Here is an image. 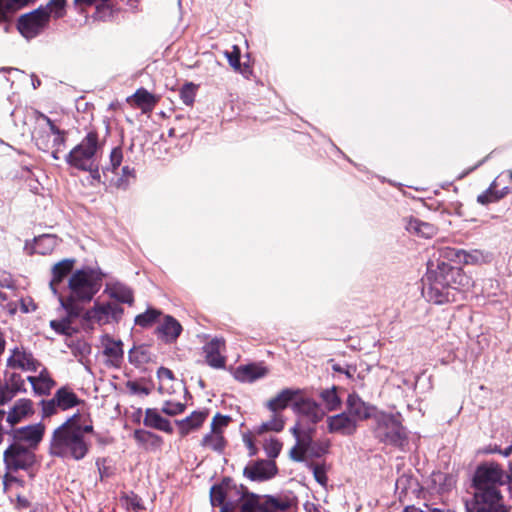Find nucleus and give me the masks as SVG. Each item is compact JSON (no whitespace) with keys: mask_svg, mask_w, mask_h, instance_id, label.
I'll return each instance as SVG.
<instances>
[{"mask_svg":"<svg viewBox=\"0 0 512 512\" xmlns=\"http://www.w3.org/2000/svg\"><path fill=\"white\" fill-rule=\"evenodd\" d=\"M426 280V297L435 304L458 301L474 285L472 278L460 268L439 260L436 264L433 260L427 263Z\"/></svg>","mask_w":512,"mask_h":512,"instance_id":"1","label":"nucleus"},{"mask_svg":"<svg viewBox=\"0 0 512 512\" xmlns=\"http://www.w3.org/2000/svg\"><path fill=\"white\" fill-rule=\"evenodd\" d=\"M509 480L510 477L495 462L478 466L473 478L475 512H510L499 490V486L506 484Z\"/></svg>","mask_w":512,"mask_h":512,"instance_id":"2","label":"nucleus"},{"mask_svg":"<svg viewBox=\"0 0 512 512\" xmlns=\"http://www.w3.org/2000/svg\"><path fill=\"white\" fill-rule=\"evenodd\" d=\"M92 425H80L74 417L66 420L53 432L50 454L63 459L82 460L89 452Z\"/></svg>","mask_w":512,"mask_h":512,"instance_id":"3","label":"nucleus"},{"mask_svg":"<svg viewBox=\"0 0 512 512\" xmlns=\"http://www.w3.org/2000/svg\"><path fill=\"white\" fill-rule=\"evenodd\" d=\"M257 495L250 494L242 486L222 483L213 486L210 491V500L213 506H219L220 512H255Z\"/></svg>","mask_w":512,"mask_h":512,"instance_id":"4","label":"nucleus"},{"mask_svg":"<svg viewBox=\"0 0 512 512\" xmlns=\"http://www.w3.org/2000/svg\"><path fill=\"white\" fill-rule=\"evenodd\" d=\"M66 0H50L45 6L22 15L17 24L21 35L26 39L35 38L49 23L51 17L60 18L65 14Z\"/></svg>","mask_w":512,"mask_h":512,"instance_id":"5","label":"nucleus"},{"mask_svg":"<svg viewBox=\"0 0 512 512\" xmlns=\"http://www.w3.org/2000/svg\"><path fill=\"white\" fill-rule=\"evenodd\" d=\"M33 139L40 150H51L53 159L58 160L65 147L66 132L57 127L49 117L40 114L36 120Z\"/></svg>","mask_w":512,"mask_h":512,"instance_id":"6","label":"nucleus"},{"mask_svg":"<svg viewBox=\"0 0 512 512\" xmlns=\"http://www.w3.org/2000/svg\"><path fill=\"white\" fill-rule=\"evenodd\" d=\"M314 428L303 430L301 424L296 423L291 429V434L296 439V444L290 449L289 456L296 462H302L307 459L320 458L328 452V441H314L312 434Z\"/></svg>","mask_w":512,"mask_h":512,"instance_id":"7","label":"nucleus"},{"mask_svg":"<svg viewBox=\"0 0 512 512\" xmlns=\"http://www.w3.org/2000/svg\"><path fill=\"white\" fill-rule=\"evenodd\" d=\"M102 146L96 132H89L66 155V163L79 171L91 170L100 162Z\"/></svg>","mask_w":512,"mask_h":512,"instance_id":"8","label":"nucleus"},{"mask_svg":"<svg viewBox=\"0 0 512 512\" xmlns=\"http://www.w3.org/2000/svg\"><path fill=\"white\" fill-rule=\"evenodd\" d=\"M68 301L89 302L101 287L100 278L91 269L77 270L69 278Z\"/></svg>","mask_w":512,"mask_h":512,"instance_id":"9","label":"nucleus"},{"mask_svg":"<svg viewBox=\"0 0 512 512\" xmlns=\"http://www.w3.org/2000/svg\"><path fill=\"white\" fill-rule=\"evenodd\" d=\"M375 435L383 443L393 446H403L407 434L398 418L386 413H379L375 416Z\"/></svg>","mask_w":512,"mask_h":512,"instance_id":"10","label":"nucleus"},{"mask_svg":"<svg viewBox=\"0 0 512 512\" xmlns=\"http://www.w3.org/2000/svg\"><path fill=\"white\" fill-rule=\"evenodd\" d=\"M123 312V308L117 303L95 301L93 307L85 312L84 318L90 323L102 326L118 323Z\"/></svg>","mask_w":512,"mask_h":512,"instance_id":"11","label":"nucleus"},{"mask_svg":"<svg viewBox=\"0 0 512 512\" xmlns=\"http://www.w3.org/2000/svg\"><path fill=\"white\" fill-rule=\"evenodd\" d=\"M293 410L301 419L307 420L311 424L318 423L326 414L320 404L310 398L303 397H299L294 402Z\"/></svg>","mask_w":512,"mask_h":512,"instance_id":"12","label":"nucleus"},{"mask_svg":"<svg viewBox=\"0 0 512 512\" xmlns=\"http://www.w3.org/2000/svg\"><path fill=\"white\" fill-rule=\"evenodd\" d=\"M41 366L40 362L34 358L32 353L23 347H15L11 350L7 358V367L10 369H19L26 372H36Z\"/></svg>","mask_w":512,"mask_h":512,"instance_id":"13","label":"nucleus"},{"mask_svg":"<svg viewBox=\"0 0 512 512\" xmlns=\"http://www.w3.org/2000/svg\"><path fill=\"white\" fill-rule=\"evenodd\" d=\"M203 354L205 362L214 369H222L225 367L226 358L223 355L225 351V340L215 337L203 346Z\"/></svg>","mask_w":512,"mask_h":512,"instance_id":"14","label":"nucleus"},{"mask_svg":"<svg viewBox=\"0 0 512 512\" xmlns=\"http://www.w3.org/2000/svg\"><path fill=\"white\" fill-rule=\"evenodd\" d=\"M440 256L444 259L457 261L464 264H478L485 262L486 256L480 250H456L453 248L446 247L440 251Z\"/></svg>","mask_w":512,"mask_h":512,"instance_id":"15","label":"nucleus"},{"mask_svg":"<svg viewBox=\"0 0 512 512\" xmlns=\"http://www.w3.org/2000/svg\"><path fill=\"white\" fill-rule=\"evenodd\" d=\"M4 462L7 471L12 472L23 469L30 463V454L26 449L18 445H11L4 452Z\"/></svg>","mask_w":512,"mask_h":512,"instance_id":"16","label":"nucleus"},{"mask_svg":"<svg viewBox=\"0 0 512 512\" xmlns=\"http://www.w3.org/2000/svg\"><path fill=\"white\" fill-rule=\"evenodd\" d=\"M327 426L330 433H337L345 436L352 435L357 429L355 419L351 418L346 411L328 417Z\"/></svg>","mask_w":512,"mask_h":512,"instance_id":"17","label":"nucleus"},{"mask_svg":"<svg viewBox=\"0 0 512 512\" xmlns=\"http://www.w3.org/2000/svg\"><path fill=\"white\" fill-rule=\"evenodd\" d=\"M374 408L364 402L358 395L349 394L346 402V412L351 418L355 419V423L368 419L372 416Z\"/></svg>","mask_w":512,"mask_h":512,"instance_id":"18","label":"nucleus"},{"mask_svg":"<svg viewBox=\"0 0 512 512\" xmlns=\"http://www.w3.org/2000/svg\"><path fill=\"white\" fill-rule=\"evenodd\" d=\"M300 394V389H283L267 402L266 407L272 413H279L287 408L291 403L294 405V402L299 399Z\"/></svg>","mask_w":512,"mask_h":512,"instance_id":"19","label":"nucleus"},{"mask_svg":"<svg viewBox=\"0 0 512 512\" xmlns=\"http://www.w3.org/2000/svg\"><path fill=\"white\" fill-rule=\"evenodd\" d=\"M456 478L452 474L441 471L433 472L427 482V487L432 493L443 494L453 489Z\"/></svg>","mask_w":512,"mask_h":512,"instance_id":"20","label":"nucleus"},{"mask_svg":"<svg viewBox=\"0 0 512 512\" xmlns=\"http://www.w3.org/2000/svg\"><path fill=\"white\" fill-rule=\"evenodd\" d=\"M277 468L274 462L259 461L250 467H246L244 474L251 480L263 481L276 474Z\"/></svg>","mask_w":512,"mask_h":512,"instance_id":"21","label":"nucleus"},{"mask_svg":"<svg viewBox=\"0 0 512 512\" xmlns=\"http://www.w3.org/2000/svg\"><path fill=\"white\" fill-rule=\"evenodd\" d=\"M33 413V403L30 399L22 398L15 402L7 414V422L13 426Z\"/></svg>","mask_w":512,"mask_h":512,"instance_id":"22","label":"nucleus"},{"mask_svg":"<svg viewBox=\"0 0 512 512\" xmlns=\"http://www.w3.org/2000/svg\"><path fill=\"white\" fill-rule=\"evenodd\" d=\"M266 374L267 369L265 367L256 364H249L239 366L234 372V377L240 382H253L264 377Z\"/></svg>","mask_w":512,"mask_h":512,"instance_id":"23","label":"nucleus"},{"mask_svg":"<svg viewBox=\"0 0 512 512\" xmlns=\"http://www.w3.org/2000/svg\"><path fill=\"white\" fill-rule=\"evenodd\" d=\"M73 265L74 260L64 259L53 266L49 286L54 295H57V285L72 271Z\"/></svg>","mask_w":512,"mask_h":512,"instance_id":"24","label":"nucleus"},{"mask_svg":"<svg viewBox=\"0 0 512 512\" xmlns=\"http://www.w3.org/2000/svg\"><path fill=\"white\" fill-rule=\"evenodd\" d=\"M27 380L32 385L33 391L38 395H46L55 385V382L50 377L48 371L43 368L38 376H28Z\"/></svg>","mask_w":512,"mask_h":512,"instance_id":"25","label":"nucleus"},{"mask_svg":"<svg viewBox=\"0 0 512 512\" xmlns=\"http://www.w3.org/2000/svg\"><path fill=\"white\" fill-rule=\"evenodd\" d=\"M182 331L181 324L172 316H166L158 327V332L166 342L175 341Z\"/></svg>","mask_w":512,"mask_h":512,"instance_id":"26","label":"nucleus"},{"mask_svg":"<svg viewBox=\"0 0 512 512\" xmlns=\"http://www.w3.org/2000/svg\"><path fill=\"white\" fill-rule=\"evenodd\" d=\"M45 426L41 423L29 425L20 428L17 431L18 439L29 443L30 445L38 444L44 435Z\"/></svg>","mask_w":512,"mask_h":512,"instance_id":"27","label":"nucleus"},{"mask_svg":"<svg viewBox=\"0 0 512 512\" xmlns=\"http://www.w3.org/2000/svg\"><path fill=\"white\" fill-rule=\"evenodd\" d=\"M104 292L110 297L119 302L131 305L134 301L132 290L121 283L107 285Z\"/></svg>","mask_w":512,"mask_h":512,"instance_id":"28","label":"nucleus"},{"mask_svg":"<svg viewBox=\"0 0 512 512\" xmlns=\"http://www.w3.org/2000/svg\"><path fill=\"white\" fill-rule=\"evenodd\" d=\"M60 239L54 234H42L34 238V251L41 255L52 253Z\"/></svg>","mask_w":512,"mask_h":512,"instance_id":"29","label":"nucleus"},{"mask_svg":"<svg viewBox=\"0 0 512 512\" xmlns=\"http://www.w3.org/2000/svg\"><path fill=\"white\" fill-rule=\"evenodd\" d=\"M207 417L206 412H193L185 419L178 421L179 431L182 436L189 434L192 430L197 429L202 425Z\"/></svg>","mask_w":512,"mask_h":512,"instance_id":"30","label":"nucleus"},{"mask_svg":"<svg viewBox=\"0 0 512 512\" xmlns=\"http://www.w3.org/2000/svg\"><path fill=\"white\" fill-rule=\"evenodd\" d=\"M143 423L148 427H153L165 432H172L170 422L163 418L156 409L146 410Z\"/></svg>","mask_w":512,"mask_h":512,"instance_id":"31","label":"nucleus"},{"mask_svg":"<svg viewBox=\"0 0 512 512\" xmlns=\"http://www.w3.org/2000/svg\"><path fill=\"white\" fill-rule=\"evenodd\" d=\"M254 507L256 508L255 512H277L278 510H286L289 507V503L273 497L261 499L258 496L257 505Z\"/></svg>","mask_w":512,"mask_h":512,"instance_id":"32","label":"nucleus"},{"mask_svg":"<svg viewBox=\"0 0 512 512\" xmlns=\"http://www.w3.org/2000/svg\"><path fill=\"white\" fill-rule=\"evenodd\" d=\"M406 229L410 233L424 238H430L436 232V228L433 225L415 218H411L407 221Z\"/></svg>","mask_w":512,"mask_h":512,"instance_id":"33","label":"nucleus"},{"mask_svg":"<svg viewBox=\"0 0 512 512\" xmlns=\"http://www.w3.org/2000/svg\"><path fill=\"white\" fill-rule=\"evenodd\" d=\"M54 397L60 410H67L78 404V398L75 393L65 387L57 390Z\"/></svg>","mask_w":512,"mask_h":512,"instance_id":"34","label":"nucleus"},{"mask_svg":"<svg viewBox=\"0 0 512 512\" xmlns=\"http://www.w3.org/2000/svg\"><path fill=\"white\" fill-rule=\"evenodd\" d=\"M226 441L224 436L220 432L210 430L201 441V446L207 449H211L215 452H222L225 448Z\"/></svg>","mask_w":512,"mask_h":512,"instance_id":"35","label":"nucleus"},{"mask_svg":"<svg viewBox=\"0 0 512 512\" xmlns=\"http://www.w3.org/2000/svg\"><path fill=\"white\" fill-rule=\"evenodd\" d=\"M123 344L120 340L116 341L108 338L104 343V354L113 364H118L123 358Z\"/></svg>","mask_w":512,"mask_h":512,"instance_id":"36","label":"nucleus"},{"mask_svg":"<svg viewBox=\"0 0 512 512\" xmlns=\"http://www.w3.org/2000/svg\"><path fill=\"white\" fill-rule=\"evenodd\" d=\"M130 363L141 366L151 361V353L146 346H135L128 353Z\"/></svg>","mask_w":512,"mask_h":512,"instance_id":"37","label":"nucleus"},{"mask_svg":"<svg viewBox=\"0 0 512 512\" xmlns=\"http://www.w3.org/2000/svg\"><path fill=\"white\" fill-rule=\"evenodd\" d=\"M285 425V420L283 416L279 413H273L271 419L263 422L258 428L257 432L259 434L272 431V432H280L283 430Z\"/></svg>","mask_w":512,"mask_h":512,"instance_id":"38","label":"nucleus"},{"mask_svg":"<svg viewBox=\"0 0 512 512\" xmlns=\"http://www.w3.org/2000/svg\"><path fill=\"white\" fill-rule=\"evenodd\" d=\"M6 389L10 390L11 395L6 398L10 399L15 393L26 391L25 389V380L22 376L16 372L8 373L6 372Z\"/></svg>","mask_w":512,"mask_h":512,"instance_id":"39","label":"nucleus"},{"mask_svg":"<svg viewBox=\"0 0 512 512\" xmlns=\"http://www.w3.org/2000/svg\"><path fill=\"white\" fill-rule=\"evenodd\" d=\"M159 379L158 390L162 394H172V385H166V382H175L173 372L165 367H160L157 371Z\"/></svg>","mask_w":512,"mask_h":512,"instance_id":"40","label":"nucleus"},{"mask_svg":"<svg viewBox=\"0 0 512 512\" xmlns=\"http://www.w3.org/2000/svg\"><path fill=\"white\" fill-rule=\"evenodd\" d=\"M320 397L325 404V411H335L340 408L341 400L337 395L335 387L323 390L320 393Z\"/></svg>","mask_w":512,"mask_h":512,"instance_id":"41","label":"nucleus"},{"mask_svg":"<svg viewBox=\"0 0 512 512\" xmlns=\"http://www.w3.org/2000/svg\"><path fill=\"white\" fill-rule=\"evenodd\" d=\"M134 439L146 446L159 447L162 443L161 437L145 430H136L134 432Z\"/></svg>","mask_w":512,"mask_h":512,"instance_id":"42","label":"nucleus"},{"mask_svg":"<svg viewBox=\"0 0 512 512\" xmlns=\"http://www.w3.org/2000/svg\"><path fill=\"white\" fill-rule=\"evenodd\" d=\"M159 316L160 311L149 308L144 313L136 316L135 324L141 327H148L152 325Z\"/></svg>","mask_w":512,"mask_h":512,"instance_id":"43","label":"nucleus"},{"mask_svg":"<svg viewBox=\"0 0 512 512\" xmlns=\"http://www.w3.org/2000/svg\"><path fill=\"white\" fill-rule=\"evenodd\" d=\"M133 99L139 106H153L156 102L155 97L145 89H138Z\"/></svg>","mask_w":512,"mask_h":512,"instance_id":"44","label":"nucleus"},{"mask_svg":"<svg viewBox=\"0 0 512 512\" xmlns=\"http://www.w3.org/2000/svg\"><path fill=\"white\" fill-rule=\"evenodd\" d=\"M2 485L5 491H17L19 488L23 487L24 482L23 480L14 476L10 471H7L6 474L3 476Z\"/></svg>","mask_w":512,"mask_h":512,"instance_id":"45","label":"nucleus"},{"mask_svg":"<svg viewBox=\"0 0 512 512\" xmlns=\"http://www.w3.org/2000/svg\"><path fill=\"white\" fill-rule=\"evenodd\" d=\"M494 188H495V181L490 185V187L485 192L478 195V197H477L478 203H480L482 205H487L489 203L495 202L498 199H500L502 197V194H497L494 191Z\"/></svg>","mask_w":512,"mask_h":512,"instance_id":"46","label":"nucleus"},{"mask_svg":"<svg viewBox=\"0 0 512 512\" xmlns=\"http://www.w3.org/2000/svg\"><path fill=\"white\" fill-rule=\"evenodd\" d=\"M231 418L229 416L221 415L217 413L211 422V430L215 432H220L223 435L225 428L228 426Z\"/></svg>","mask_w":512,"mask_h":512,"instance_id":"47","label":"nucleus"},{"mask_svg":"<svg viewBox=\"0 0 512 512\" xmlns=\"http://www.w3.org/2000/svg\"><path fill=\"white\" fill-rule=\"evenodd\" d=\"M180 98L182 102L190 106L193 104L195 99V86L192 83L185 84L180 90Z\"/></svg>","mask_w":512,"mask_h":512,"instance_id":"48","label":"nucleus"},{"mask_svg":"<svg viewBox=\"0 0 512 512\" xmlns=\"http://www.w3.org/2000/svg\"><path fill=\"white\" fill-rule=\"evenodd\" d=\"M282 448L281 442L275 438H270L264 443V450L269 458H276Z\"/></svg>","mask_w":512,"mask_h":512,"instance_id":"49","label":"nucleus"},{"mask_svg":"<svg viewBox=\"0 0 512 512\" xmlns=\"http://www.w3.org/2000/svg\"><path fill=\"white\" fill-rule=\"evenodd\" d=\"M184 410L185 404L181 402L166 401L162 406V412L169 416L181 414Z\"/></svg>","mask_w":512,"mask_h":512,"instance_id":"50","label":"nucleus"},{"mask_svg":"<svg viewBox=\"0 0 512 512\" xmlns=\"http://www.w3.org/2000/svg\"><path fill=\"white\" fill-rule=\"evenodd\" d=\"M50 327L57 333L69 335L71 330L70 321L68 319L52 320Z\"/></svg>","mask_w":512,"mask_h":512,"instance_id":"51","label":"nucleus"},{"mask_svg":"<svg viewBox=\"0 0 512 512\" xmlns=\"http://www.w3.org/2000/svg\"><path fill=\"white\" fill-rule=\"evenodd\" d=\"M309 468L312 470L315 480L322 486L327 483L326 468L321 464H310Z\"/></svg>","mask_w":512,"mask_h":512,"instance_id":"52","label":"nucleus"},{"mask_svg":"<svg viewBox=\"0 0 512 512\" xmlns=\"http://www.w3.org/2000/svg\"><path fill=\"white\" fill-rule=\"evenodd\" d=\"M123 160V152L120 147H115L112 149L110 153V166L107 167V170H111L115 172L116 169L121 165Z\"/></svg>","mask_w":512,"mask_h":512,"instance_id":"53","label":"nucleus"},{"mask_svg":"<svg viewBox=\"0 0 512 512\" xmlns=\"http://www.w3.org/2000/svg\"><path fill=\"white\" fill-rule=\"evenodd\" d=\"M225 56L234 70H240V49L238 46H233V50L231 52H225Z\"/></svg>","mask_w":512,"mask_h":512,"instance_id":"54","label":"nucleus"},{"mask_svg":"<svg viewBox=\"0 0 512 512\" xmlns=\"http://www.w3.org/2000/svg\"><path fill=\"white\" fill-rule=\"evenodd\" d=\"M42 405V415L43 417H49L57 412L59 409V406L57 405V401H55V397L51 398L50 400H43L41 402Z\"/></svg>","mask_w":512,"mask_h":512,"instance_id":"55","label":"nucleus"},{"mask_svg":"<svg viewBox=\"0 0 512 512\" xmlns=\"http://www.w3.org/2000/svg\"><path fill=\"white\" fill-rule=\"evenodd\" d=\"M242 440L246 448L248 449V453L250 456H254L257 453V448L254 444L253 437L250 433H244L242 435Z\"/></svg>","mask_w":512,"mask_h":512,"instance_id":"56","label":"nucleus"},{"mask_svg":"<svg viewBox=\"0 0 512 512\" xmlns=\"http://www.w3.org/2000/svg\"><path fill=\"white\" fill-rule=\"evenodd\" d=\"M134 177V169L129 166H124L122 168V177L118 180L117 185L119 187H125L128 183L129 178Z\"/></svg>","mask_w":512,"mask_h":512,"instance_id":"57","label":"nucleus"},{"mask_svg":"<svg viewBox=\"0 0 512 512\" xmlns=\"http://www.w3.org/2000/svg\"><path fill=\"white\" fill-rule=\"evenodd\" d=\"M11 15L10 4L6 0H0V23L8 21Z\"/></svg>","mask_w":512,"mask_h":512,"instance_id":"58","label":"nucleus"},{"mask_svg":"<svg viewBox=\"0 0 512 512\" xmlns=\"http://www.w3.org/2000/svg\"><path fill=\"white\" fill-rule=\"evenodd\" d=\"M84 172H88L90 174V177L92 180L96 182L101 181V175H100V162L95 163V167H92L91 170H83Z\"/></svg>","mask_w":512,"mask_h":512,"instance_id":"59","label":"nucleus"},{"mask_svg":"<svg viewBox=\"0 0 512 512\" xmlns=\"http://www.w3.org/2000/svg\"><path fill=\"white\" fill-rule=\"evenodd\" d=\"M416 512H449L448 510L433 507L430 504L424 503L422 507H416Z\"/></svg>","mask_w":512,"mask_h":512,"instance_id":"60","label":"nucleus"},{"mask_svg":"<svg viewBox=\"0 0 512 512\" xmlns=\"http://www.w3.org/2000/svg\"><path fill=\"white\" fill-rule=\"evenodd\" d=\"M127 505L130 506L134 510H138L141 508L140 499L132 495L131 497H126Z\"/></svg>","mask_w":512,"mask_h":512,"instance_id":"61","label":"nucleus"},{"mask_svg":"<svg viewBox=\"0 0 512 512\" xmlns=\"http://www.w3.org/2000/svg\"><path fill=\"white\" fill-rule=\"evenodd\" d=\"M16 496H17L16 497V507L17 508L24 509V508L29 507L30 503L25 497L21 496L18 492H17Z\"/></svg>","mask_w":512,"mask_h":512,"instance_id":"62","label":"nucleus"},{"mask_svg":"<svg viewBox=\"0 0 512 512\" xmlns=\"http://www.w3.org/2000/svg\"><path fill=\"white\" fill-rule=\"evenodd\" d=\"M20 307H21V311L23 313H29L30 311H34L35 310V305H33L31 303V301H29L28 303L25 301V300H21L20 301Z\"/></svg>","mask_w":512,"mask_h":512,"instance_id":"63","label":"nucleus"},{"mask_svg":"<svg viewBox=\"0 0 512 512\" xmlns=\"http://www.w3.org/2000/svg\"><path fill=\"white\" fill-rule=\"evenodd\" d=\"M500 451H501V449L498 446H494V447L489 446L483 450V453H486V454L499 453L500 454Z\"/></svg>","mask_w":512,"mask_h":512,"instance_id":"64","label":"nucleus"}]
</instances>
